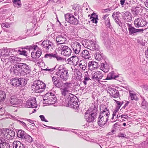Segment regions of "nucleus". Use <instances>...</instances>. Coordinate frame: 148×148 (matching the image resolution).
<instances>
[{"mask_svg":"<svg viewBox=\"0 0 148 148\" xmlns=\"http://www.w3.org/2000/svg\"><path fill=\"white\" fill-rule=\"evenodd\" d=\"M70 60L72 63L74 65L76 66L78 63L79 58L76 56L72 57L70 58Z\"/></svg>","mask_w":148,"mask_h":148,"instance_id":"nucleus-25","label":"nucleus"},{"mask_svg":"<svg viewBox=\"0 0 148 148\" xmlns=\"http://www.w3.org/2000/svg\"><path fill=\"white\" fill-rule=\"evenodd\" d=\"M57 50L58 51H60L61 55L64 56H69L72 52L70 48L65 45H61L59 47Z\"/></svg>","mask_w":148,"mask_h":148,"instance_id":"nucleus-3","label":"nucleus"},{"mask_svg":"<svg viewBox=\"0 0 148 148\" xmlns=\"http://www.w3.org/2000/svg\"><path fill=\"white\" fill-rule=\"evenodd\" d=\"M40 118L41 120L43 121H44L46 122H47L48 121L45 118V116H44L42 115H41L40 116Z\"/></svg>","mask_w":148,"mask_h":148,"instance_id":"nucleus-53","label":"nucleus"},{"mask_svg":"<svg viewBox=\"0 0 148 148\" xmlns=\"http://www.w3.org/2000/svg\"><path fill=\"white\" fill-rule=\"evenodd\" d=\"M134 13L135 14H136V15L138 14L139 13L138 11L136 8H135L134 10Z\"/></svg>","mask_w":148,"mask_h":148,"instance_id":"nucleus-63","label":"nucleus"},{"mask_svg":"<svg viewBox=\"0 0 148 148\" xmlns=\"http://www.w3.org/2000/svg\"><path fill=\"white\" fill-rule=\"evenodd\" d=\"M72 86V84L70 82H66L64 83L62 85V87L60 89L61 93L62 95L65 97L67 95L69 96L70 95H73L69 93L70 89Z\"/></svg>","mask_w":148,"mask_h":148,"instance_id":"nucleus-2","label":"nucleus"},{"mask_svg":"<svg viewBox=\"0 0 148 148\" xmlns=\"http://www.w3.org/2000/svg\"><path fill=\"white\" fill-rule=\"evenodd\" d=\"M79 65L82 69L84 71L86 69L87 64L84 60H82L80 61Z\"/></svg>","mask_w":148,"mask_h":148,"instance_id":"nucleus-27","label":"nucleus"},{"mask_svg":"<svg viewBox=\"0 0 148 148\" xmlns=\"http://www.w3.org/2000/svg\"><path fill=\"white\" fill-rule=\"evenodd\" d=\"M98 111V105L97 103L96 104H95L94 108L93 109V115L94 116H95L97 115Z\"/></svg>","mask_w":148,"mask_h":148,"instance_id":"nucleus-37","label":"nucleus"},{"mask_svg":"<svg viewBox=\"0 0 148 148\" xmlns=\"http://www.w3.org/2000/svg\"><path fill=\"white\" fill-rule=\"evenodd\" d=\"M108 120V117H106V119L104 120L103 116L99 115L97 122L98 124L100 127L106 125Z\"/></svg>","mask_w":148,"mask_h":148,"instance_id":"nucleus-16","label":"nucleus"},{"mask_svg":"<svg viewBox=\"0 0 148 148\" xmlns=\"http://www.w3.org/2000/svg\"><path fill=\"white\" fill-rule=\"evenodd\" d=\"M25 138L26 140L29 143H31L33 141V139L32 137L29 135H25Z\"/></svg>","mask_w":148,"mask_h":148,"instance_id":"nucleus-45","label":"nucleus"},{"mask_svg":"<svg viewBox=\"0 0 148 148\" xmlns=\"http://www.w3.org/2000/svg\"><path fill=\"white\" fill-rule=\"evenodd\" d=\"M24 64V63H20L19 64H16L14 65L13 68L16 69L17 70H20L21 69L22 70Z\"/></svg>","mask_w":148,"mask_h":148,"instance_id":"nucleus-36","label":"nucleus"},{"mask_svg":"<svg viewBox=\"0 0 148 148\" xmlns=\"http://www.w3.org/2000/svg\"><path fill=\"white\" fill-rule=\"evenodd\" d=\"M115 22L121 27L123 26V24L121 21L119 20V18L114 19Z\"/></svg>","mask_w":148,"mask_h":148,"instance_id":"nucleus-44","label":"nucleus"},{"mask_svg":"<svg viewBox=\"0 0 148 148\" xmlns=\"http://www.w3.org/2000/svg\"><path fill=\"white\" fill-rule=\"evenodd\" d=\"M88 68L89 70L92 71V61H89L88 64Z\"/></svg>","mask_w":148,"mask_h":148,"instance_id":"nucleus-46","label":"nucleus"},{"mask_svg":"<svg viewBox=\"0 0 148 148\" xmlns=\"http://www.w3.org/2000/svg\"><path fill=\"white\" fill-rule=\"evenodd\" d=\"M56 40L57 42L59 44H63L66 43L67 42L66 38L64 36L62 35L57 36Z\"/></svg>","mask_w":148,"mask_h":148,"instance_id":"nucleus-17","label":"nucleus"},{"mask_svg":"<svg viewBox=\"0 0 148 148\" xmlns=\"http://www.w3.org/2000/svg\"><path fill=\"white\" fill-rule=\"evenodd\" d=\"M105 25L108 28H110V29H111L112 28V27L110 24V20L109 17H108L106 19V20L105 21Z\"/></svg>","mask_w":148,"mask_h":148,"instance_id":"nucleus-35","label":"nucleus"},{"mask_svg":"<svg viewBox=\"0 0 148 148\" xmlns=\"http://www.w3.org/2000/svg\"><path fill=\"white\" fill-rule=\"evenodd\" d=\"M125 114L126 112H125L124 113H123L122 115H121L120 116H121V118L127 119L128 117L127 115Z\"/></svg>","mask_w":148,"mask_h":148,"instance_id":"nucleus-51","label":"nucleus"},{"mask_svg":"<svg viewBox=\"0 0 148 148\" xmlns=\"http://www.w3.org/2000/svg\"><path fill=\"white\" fill-rule=\"evenodd\" d=\"M95 59L99 62L102 58L101 55L99 53V51L95 52Z\"/></svg>","mask_w":148,"mask_h":148,"instance_id":"nucleus-34","label":"nucleus"},{"mask_svg":"<svg viewBox=\"0 0 148 148\" xmlns=\"http://www.w3.org/2000/svg\"><path fill=\"white\" fill-rule=\"evenodd\" d=\"M122 18L125 22H130L132 20V16L131 13L128 11H126L122 12Z\"/></svg>","mask_w":148,"mask_h":148,"instance_id":"nucleus-10","label":"nucleus"},{"mask_svg":"<svg viewBox=\"0 0 148 148\" xmlns=\"http://www.w3.org/2000/svg\"><path fill=\"white\" fill-rule=\"evenodd\" d=\"M42 53L41 51L38 50L36 52H33L31 53V56L33 58L38 59L40 57Z\"/></svg>","mask_w":148,"mask_h":148,"instance_id":"nucleus-21","label":"nucleus"},{"mask_svg":"<svg viewBox=\"0 0 148 148\" xmlns=\"http://www.w3.org/2000/svg\"><path fill=\"white\" fill-rule=\"evenodd\" d=\"M10 101L11 104L16 105L21 103L22 100L20 97H18L14 95L11 97Z\"/></svg>","mask_w":148,"mask_h":148,"instance_id":"nucleus-11","label":"nucleus"},{"mask_svg":"<svg viewBox=\"0 0 148 148\" xmlns=\"http://www.w3.org/2000/svg\"><path fill=\"white\" fill-rule=\"evenodd\" d=\"M109 16V14H106L105 15H104L102 17V19L103 20H105L106 19V18L108 17Z\"/></svg>","mask_w":148,"mask_h":148,"instance_id":"nucleus-60","label":"nucleus"},{"mask_svg":"<svg viewBox=\"0 0 148 148\" xmlns=\"http://www.w3.org/2000/svg\"><path fill=\"white\" fill-rule=\"evenodd\" d=\"M11 59H12L13 61H18V60H17L18 59L17 57H12V58Z\"/></svg>","mask_w":148,"mask_h":148,"instance_id":"nucleus-62","label":"nucleus"},{"mask_svg":"<svg viewBox=\"0 0 148 148\" xmlns=\"http://www.w3.org/2000/svg\"><path fill=\"white\" fill-rule=\"evenodd\" d=\"M117 126H120L119 123L117 122L115 123L113 126V127L114 129H116Z\"/></svg>","mask_w":148,"mask_h":148,"instance_id":"nucleus-54","label":"nucleus"},{"mask_svg":"<svg viewBox=\"0 0 148 148\" xmlns=\"http://www.w3.org/2000/svg\"><path fill=\"white\" fill-rule=\"evenodd\" d=\"M92 109L90 108L86 112L85 116L87 122H91L92 121Z\"/></svg>","mask_w":148,"mask_h":148,"instance_id":"nucleus-15","label":"nucleus"},{"mask_svg":"<svg viewBox=\"0 0 148 148\" xmlns=\"http://www.w3.org/2000/svg\"><path fill=\"white\" fill-rule=\"evenodd\" d=\"M15 133L13 130H8L4 135V137L8 140L12 139L14 137Z\"/></svg>","mask_w":148,"mask_h":148,"instance_id":"nucleus-18","label":"nucleus"},{"mask_svg":"<svg viewBox=\"0 0 148 148\" xmlns=\"http://www.w3.org/2000/svg\"><path fill=\"white\" fill-rule=\"evenodd\" d=\"M22 70L26 74H29L31 71V70L29 68V66L25 64H24Z\"/></svg>","mask_w":148,"mask_h":148,"instance_id":"nucleus-28","label":"nucleus"},{"mask_svg":"<svg viewBox=\"0 0 148 148\" xmlns=\"http://www.w3.org/2000/svg\"><path fill=\"white\" fill-rule=\"evenodd\" d=\"M56 76L52 77V81L55 82L57 80V78L60 80L66 81L69 76L68 70L64 64L60 65L56 70L55 74Z\"/></svg>","mask_w":148,"mask_h":148,"instance_id":"nucleus-1","label":"nucleus"},{"mask_svg":"<svg viewBox=\"0 0 148 148\" xmlns=\"http://www.w3.org/2000/svg\"><path fill=\"white\" fill-rule=\"evenodd\" d=\"M6 95L5 92L0 90V102L4 101L6 98Z\"/></svg>","mask_w":148,"mask_h":148,"instance_id":"nucleus-31","label":"nucleus"},{"mask_svg":"<svg viewBox=\"0 0 148 148\" xmlns=\"http://www.w3.org/2000/svg\"><path fill=\"white\" fill-rule=\"evenodd\" d=\"M111 90L112 94V95L114 98H116L119 97V93L118 90L115 88H112Z\"/></svg>","mask_w":148,"mask_h":148,"instance_id":"nucleus-24","label":"nucleus"},{"mask_svg":"<svg viewBox=\"0 0 148 148\" xmlns=\"http://www.w3.org/2000/svg\"><path fill=\"white\" fill-rule=\"evenodd\" d=\"M100 112L99 115L103 117L104 116L106 117H108V119L110 115L109 108L108 107L106 106L105 105H101L100 106Z\"/></svg>","mask_w":148,"mask_h":148,"instance_id":"nucleus-7","label":"nucleus"},{"mask_svg":"<svg viewBox=\"0 0 148 148\" xmlns=\"http://www.w3.org/2000/svg\"><path fill=\"white\" fill-rule=\"evenodd\" d=\"M114 100L116 102V103L117 104L116 107L119 108H120L121 107V102L118 101H117L116 100Z\"/></svg>","mask_w":148,"mask_h":148,"instance_id":"nucleus-49","label":"nucleus"},{"mask_svg":"<svg viewBox=\"0 0 148 148\" xmlns=\"http://www.w3.org/2000/svg\"><path fill=\"white\" fill-rule=\"evenodd\" d=\"M37 85H38L37 83V81L36 80L33 83V85L32 86V90L35 92L36 93H40L39 87L37 86Z\"/></svg>","mask_w":148,"mask_h":148,"instance_id":"nucleus-26","label":"nucleus"},{"mask_svg":"<svg viewBox=\"0 0 148 148\" xmlns=\"http://www.w3.org/2000/svg\"><path fill=\"white\" fill-rule=\"evenodd\" d=\"M64 17L66 21L71 24L76 25L79 23L78 20L72 14H66L64 15Z\"/></svg>","mask_w":148,"mask_h":148,"instance_id":"nucleus-4","label":"nucleus"},{"mask_svg":"<svg viewBox=\"0 0 148 148\" xmlns=\"http://www.w3.org/2000/svg\"><path fill=\"white\" fill-rule=\"evenodd\" d=\"M17 136L19 138H24L25 136V132L24 131L20 130H19L17 133Z\"/></svg>","mask_w":148,"mask_h":148,"instance_id":"nucleus-33","label":"nucleus"},{"mask_svg":"<svg viewBox=\"0 0 148 148\" xmlns=\"http://www.w3.org/2000/svg\"><path fill=\"white\" fill-rule=\"evenodd\" d=\"M89 79H90L88 77H86L84 79V80L83 82L84 84L85 85H86L87 84L86 82L89 80Z\"/></svg>","mask_w":148,"mask_h":148,"instance_id":"nucleus-56","label":"nucleus"},{"mask_svg":"<svg viewBox=\"0 0 148 148\" xmlns=\"http://www.w3.org/2000/svg\"><path fill=\"white\" fill-rule=\"evenodd\" d=\"M0 54L2 56H5L8 55L7 51L5 49H1L0 50Z\"/></svg>","mask_w":148,"mask_h":148,"instance_id":"nucleus-43","label":"nucleus"},{"mask_svg":"<svg viewBox=\"0 0 148 148\" xmlns=\"http://www.w3.org/2000/svg\"><path fill=\"white\" fill-rule=\"evenodd\" d=\"M26 105L29 108L36 107V100L35 98H32L29 99L27 101Z\"/></svg>","mask_w":148,"mask_h":148,"instance_id":"nucleus-14","label":"nucleus"},{"mask_svg":"<svg viewBox=\"0 0 148 148\" xmlns=\"http://www.w3.org/2000/svg\"><path fill=\"white\" fill-rule=\"evenodd\" d=\"M98 20V15L96 13L93 12V23L97 24Z\"/></svg>","mask_w":148,"mask_h":148,"instance_id":"nucleus-39","label":"nucleus"},{"mask_svg":"<svg viewBox=\"0 0 148 148\" xmlns=\"http://www.w3.org/2000/svg\"><path fill=\"white\" fill-rule=\"evenodd\" d=\"M106 65H104L103 67V69H101L104 72H107L108 71V69L106 68Z\"/></svg>","mask_w":148,"mask_h":148,"instance_id":"nucleus-55","label":"nucleus"},{"mask_svg":"<svg viewBox=\"0 0 148 148\" xmlns=\"http://www.w3.org/2000/svg\"><path fill=\"white\" fill-rule=\"evenodd\" d=\"M93 81L95 82H93V85L95 86L96 85H95V84L96 83H99V79H101L103 77V74L100 71H97L94 73L93 74Z\"/></svg>","mask_w":148,"mask_h":148,"instance_id":"nucleus-9","label":"nucleus"},{"mask_svg":"<svg viewBox=\"0 0 148 148\" xmlns=\"http://www.w3.org/2000/svg\"><path fill=\"white\" fill-rule=\"evenodd\" d=\"M98 62L93 61V69L97 68L98 67Z\"/></svg>","mask_w":148,"mask_h":148,"instance_id":"nucleus-50","label":"nucleus"},{"mask_svg":"<svg viewBox=\"0 0 148 148\" xmlns=\"http://www.w3.org/2000/svg\"><path fill=\"white\" fill-rule=\"evenodd\" d=\"M81 47L80 44L76 41L73 42L71 45L72 48L76 54H78L79 53Z\"/></svg>","mask_w":148,"mask_h":148,"instance_id":"nucleus-13","label":"nucleus"},{"mask_svg":"<svg viewBox=\"0 0 148 148\" xmlns=\"http://www.w3.org/2000/svg\"><path fill=\"white\" fill-rule=\"evenodd\" d=\"M5 140V139L3 137H0V144L1 145L2 143H4V141Z\"/></svg>","mask_w":148,"mask_h":148,"instance_id":"nucleus-57","label":"nucleus"},{"mask_svg":"<svg viewBox=\"0 0 148 148\" xmlns=\"http://www.w3.org/2000/svg\"><path fill=\"white\" fill-rule=\"evenodd\" d=\"M53 93L52 92L47 93L43 97V100H47V102L52 97V96Z\"/></svg>","mask_w":148,"mask_h":148,"instance_id":"nucleus-30","label":"nucleus"},{"mask_svg":"<svg viewBox=\"0 0 148 148\" xmlns=\"http://www.w3.org/2000/svg\"><path fill=\"white\" fill-rule=\"evenodd\" d=\"M0 147L1 148H10V146L9 143L4 142L0 145Z\"/></svg>","mask_w":148,"mask_h":148,"instance_id":"nucleus-40","label":"nucleus"},{"mask_svg":"<svg viewBox=\"0 0 148 148\" xmlns=\"http://www.w3.org/2000/svg\"><path fill=\"white\" fill-rule=\"evenodd\" d=\"M104 65H106V66H107V64L106 63H101V69H103V67L104 66Z\"/></svg>","mask_w":148,"mask_h":148,"instance_id":"nucleus-61","label":"nucleus"},{"mask_svg":"<svg viewBox=\"0 0 148 148\" xmlns=\"http://www.w3.org/2000/svg\"><path fill=\"white\" fill-rule=\"evenodd\" d=\"M10 83L14 86H17L20 85L24 86L26 84L27 82L24 78H14L11 80Z\"/></svg>","mask_w":148,"mask_h":148,"instance_id":"nucleus-5","label":"nucleus"},{"mask_svg":"<svg viewBox=\"0 0 148 148\" xmlns=\"http://www.w3.org/2000/svg\"><path fill=\"white\" fill-rule=\"evenodd\" d=\"M145 53L146 57L148 59V47H147V50L145 51Z\"/></svg>","mask_w":148,"mask_h":148,"instance_id":"nucleus-64","label":"nucleus"},{"mask_svg":"<svg viewBox=\"0 0 148 148\" xmlns=\"http://www.w3.org/2000/svg\"><path fill=\"white\" fill-rule=\"evenodd\" d=\"M1 25L3 27L7 28H9L10 27V26L8 23H2Z\"/></svg>","mask_w":148,"mask_h":148,"instance_id":"nucleus-52","label":"nucleus"},{"mask_svg":"<svg viewBox=\"0 0 148 148\" xmlns=\"http://www.w3.org/2000/svg\"><path fill=\"white\" fill-rule=\"evenodd\" d=\"M147 23V22L145 18H138L136 19L134 21V24L135 27L139 28L145 26Z\"/></svg>","mask_w":148,"mask_h":148,"instance_id":"nucleus-8","label":"nucleus"},{"mask_svg":"<svg viewBox=\"0 0 148 148\" xmlns=\"http://www.w3.org/2000/svg\"><path fill=\"white\" fill-rule=\"evenodd\" d=\"M143 101L142 103V107L144 109H147L148 108V103L144 99H143Z\"/></svg>","mask_w":148,"mask_h":148,"instance_id":"nucleus-38","label":"nucleus"},{"mask_svg":"<svg viewBox=\"0 0 148 148\" xmlns=\"http://www.w3.org/2000/svg\"><path fill=\"white\" fill-rule=\"evenodd\" d=\"M119 14L120 12H114L112 16L113 19L118 18V15H119Z\"/></svg>","mask_w":148,"mask_h":148,"instance_id":"nucleus-48","label":"nucleus"},{"mask_svg":"<svg viewBox=\"0 0 148 148\" xmlns=\"http://www.w3.org/2000/svg\"><path fill=\"white\" fill-rule=\"evenodd\" d=\"M37 83L38 85H39V88L40 91V92H43L45 89V84L42 82H41L39 80H36Z\"/></svg>","mask_w":148,"mask_h":148,"instance_id":"nucleus-20","label":"nucleus"},{"mask_svg":"<svg viewBox=\"0 0 148 148\" xmlns=\"http://www.w3.org/2000/svg\"><path fill=\"white\" fill-rule=\"evenodd\" d=\"M90 55L89 51L87 50H84L82 52V56L85 59L89 60L90 58L91 59L92 58L90 57Z\"/></svg>","mask_w":148,"mask_h":148,"instance_id":"nucleus-22","label":"nucleus"},{"mask_svg":"<svg viewBox=\"0 0 148 148\" xmlns=\"http://www.w3.org/2000/svg\"><path fill=\"white\" fill-rule=\"evenodd\" d=\"M57 57V56L56 54H53V53L49 54H47L45 55V58H51L52 57L56 58Z\"/></svg>","mask_w":148,"mask_h":148,"instance_id":"nucleus-42","label":"nucleus"},{"mask_svg":"<svg viewBox=\"0 0 148 148\" xmlns=\"http://www.w3.org/2000/svg\"><path fill=\"white\" fill-rule=\"evenodd\" d=\"M130 97L131 98L132 100H135L136 101L138 100V98L137 97L136 94L131 93H130Z\"/></svg>","mask_w":148,"mask_h":148,"instance_id":"nucleus-41","label":"nucleus"},{"mask_svg":"<svg viewBox=\"0 0 148 148\" xmlns=\"http://www.w3.org/2000/svg\"><path fill=\"white\" fill-rule=\"evenodd\" d=\"M119 137L125 138H127L126 137V135H125L124 134H122V133L120 134L119 135Z\"/></svg>","mask_w":148,"mask_h":148,"instance_id":"nucleus-58","label":"nucleus"},{"mask_svg":"<svg viewBox=\"0 0 148 148\" xmlns=\"http://www.w3.org/2000/svg\"><path fill=\"white\" fill-rule=\"evenodd\" d=\"M18 52H19V54L20 55H23L25 56H27V52L25 50L21 51L20 50H18Z\"/></svg>","mask_w":148,"mask_h":148,"instance_id":"nucleus-47","label":"nucleus"},{"mask_svg":"<svg viewBox=\"0 0 148 148\" xmlns=\"http://www.w3.org/2000/svg\"><path fill=\"white\" fill-rule=\"evenodd\" d=\"M128 26L129 35L134 36L136 35L138 33L143 32L144 31L143 29H136L132 25V24L128 23H127Z\"/></svg>","mask_w":148,"mask_h":148,"instance_id":"nucleus-6","label":"nucleus"},{"mask_svg":"<svg viewBox=\"0 0 148 148\" xmlns=\"http://www.w3.org/2000/svg\"><path fill=\"white\" fill-rule=\"evenodd\" d=\"M42 47L45 48L47 51L52 49L53 43L48 40H45L43 41L42 44Z\"/></svg>","mask_w":148,"mask_h":148,"instance_id":"nucleus-12","label":"nucleus"},{"mask_svg":"<svg viewBox=\"0 0 148 148\" xmlns=\"http://www.w3.org/2000/svg\"><path fill=\"white\" fill-rule=\"evenodd\" d=\"M93 51L94 50H97L99 51L100 49V47L98 44L97 41L95 39V41H93Z\"/></svg>","mask_w":148,"mask_h":148,"instance_id":"nucleus-29","label":"nucleus"},{"mask_svg":"<svg viewBox=\"0 0 148 148\" xmlns=\"http://www.w3.org/2000/svg\"><path fill=\"white\" fill-rule=\"evenodd\" d=\"M13 146L14 148H24V145L22 144L18 141H14L13 144Z\"/></svg>","mask_w":148,"mask_h":148,"instance_id":"nucleus-19","label":"nucleus"},{"mask_svg":"<svg viewBox=\"0 0 148 148\" xmlns=\"http://www.w3.org/2000/svg\"><path fill=\"white\" fill-rule=\"evenodd\" d=\"M56 100V96L53 94L52 96V97L48 101L47 103L49 104H52L54 103Z\"/></svg>","mask_w":148,"mask_h":148,"instance_id":"nucleus-32","label":"nucleus"},{"mask_svg":"<svg viewBox=\"0 0 148 148\" xmlns=\"http://www.w3.org/2000/svg\"><path fill=\"white\" fill-rule=\"evenodd\" d=\"M125 0H121L120 1V4L121 5H123L124 4L125 5Z\"/></svg>","mask_w":148,"mask_h":148,"instance_id":"nucleus-59","label":"nucleus"},{"mask_svg":"<svg viewBox=\"0 0 148 148\" xmlns=\"http://www.w3.org/2000/svg\"><path fill=\"white\" fill-rule=\"evenodd\" d=\"M118 75H115L114 71H112L108 74L107 77L106 79V80H110L115 79L118 77Z\"/></svg>","mask_w":148,"mask_h":148,"instance_id":"nucleus-23","label":"nucleus"}]
</instances>
